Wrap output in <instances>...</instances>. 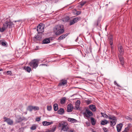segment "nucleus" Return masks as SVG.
<instances>
[{
    "instance_id": "44",
    "label": "nucleus",
    "mask_w": 132,
    "mask_h": 132,
    "mask_svg": "<svg viewBox=\"0 0 132 132\" xmlns=\"http://www.w3.org/2000/svg\"><path fill=\"white\" fill-rule=\"evenodd\" d=\"M47 66V65L45 64H41L39 65V66Z\"/></svg>"
},
{
    "instance_id": "6",
    "label": "nucleus",
    "mask_w": 132,
    "mask_h": 132,
    "mask_svg": "<svg viewBox=\"0 0 132 132\" xmlns=\"http://www.w3.org/2000/svg\"><path fill=\"white\" fill-rule=\"evenodd\" d=\"M109 119L110 120H112V121H110L111 126H114L116 125L117 122V119L116 117L114 116L109 115Z\"/></svg>"
},
{
    "instance_id": "3",
    "label": "nucleus",
    "mask_w": 132,
    "mask_h": 132,
    "mask_svg": "<svg viewBox=\"0 0 132 132\" xmlns=\"http://www.w3.org/2000/svg\"><path fill=\"white\" fill-rule=\"evenodd\" d=\"M39 61L38 59H34L29 63V65L31 67L35 69L38 66Z\"/></svg>"
},
{
    "instance_id": "30",
    "label": "nucleus",
    "mask_w": 132,
    "mask_h": 132,
    "mask_svg": "<svg viewBox=\"0 0 132 132\" xmlns=\"http://www.w3.org/2000/svg\"><path fill=\"white\" fill-rule=\"evenodd\" d=\"M129 125H128L127 127H125V128L124 130L122 131V132H128L130 129L129 127L130 126Z\"/></svg>"
},
{
    "instance_id": "33",
    "label": "nucleus",
    "mask_w": 132,
    "mask_h": 132,
    "mask_svg": "<svg viewBox=\"0 0 132 132\" xmlns=\"http://www.w3.org/2000/svg\"><path fill=\"white\" fill-rule=\"evenodd\" d=\"M33 110L35 111L37 110H38L39 109V108L37 106H32Z\"/></svg>"
},
{
    "instance_id": "47",
    "label": "nucleus",
    "mask_w": 132,
    "mask_h": 132,
    "mask_svg": "<svg viewBox=\"0 0 132 132\" xmlns=\"http://www.w3.org/2000/svg\"><path fill=\"white\" fill-rule=\"evenodd\" d=\"M80 101L79 100H78L76 103V104L78 103V104H80Z\"/></svg>"
},
{
    "instance_id": "21",
    "label": "nucleus",
    "mask_w": 132,
    "mask_h": 132,
    "mask_svg": "<svg viewBox=\"0 0 132 132\" xmlns=\"http://www.w3.org/2000/svg\"><path fill=\"white\" fill-rule=\"evenodd\" d=\"M109 123V122L108 121L104 120H102L101 122V125H103L107 124V123Z\"/></svg>"
},
{
    "instance_id": "26",
    "label": "nucleus",
    "mask_w": 132,
    "mask_h": 132,
    "mask_svg": "<svg viewBox=\"0 0 132 132\" xmlns=\"http://www.w3.org/2000/svg\"><path fill=\"white\" fill-rule=\"evenodd\" d=\"M53 108L54 110L55 111H57L58 108V105L57 104H55L53 105Z\"/></svg>"
},
{
    "instance_id": "14",
    "label": "nucleus",
    "mask_w": 132,
    "mask_h": 132,
    "mask_svg": "<svg viewBox=\"0 0 132 132\" xmlns=\"http://www.w3.org/2000/svg\"><path fill=\"white\" fill-rule=\"evenodd\" d=\"M69 34V33H66L62 35L58 38L57 40H59L64 39Z\"/></svg>"
},
{
    "instance_id": "51",
    "label": "nucleus",
    "mask_w": 132,
    "mask_h": 132,
    "mask_svg": "<svg viewBox=\"0 0 132 132\" xmlns=\"http://www.w3.org/2000/svg\"><path fill=\"white\" fill-rule=\"evenodd\" d=\"M2 40H0V45L1 44H2Z\"/></svg>"
},
{
    "instance_id": "12",
    "label": "nucleus",
    "mask_w": 132,
    "mask_h": 132,
    "mask_svg": "<svg viewBox=\"0 0 132 132\" xmlns=\"http://www.w3.org/2000/svg\"><path fill=\"white\" fill-rule=\"evenodd\" d=\"M67 83V80L62 79L60 81V82L58 84L59 86H64L66 85Z\"/></svg>"
},
{
    "instance_id": "23",
    "label": "nucleus",
    "mask_w": 132,
    "mask_h": 132,
    "mask_svg": "<svg viewBox=\"0 0 132 132\" xmlns=\"http://www.w3.org/2000/svg\"><path fill=\"white\" fill-rule=\"evenodd\" d=\"M24 69L28 72H30L31 70V68L28 66L25 67Z\"/></svg>"
},
{
    "instance_id": "34",
    "label": "nucleus",
    "mask_w": 132,
    "mask_h": 132,
    "mask_svg": "<svg viewBox=\"0 0 132 132\" xmlns=\"http://www.w3.org/2000/svg\"><path fill=\"white\" fill-rule=\"evenodd\" d=\"M109 40L110 45H112L113 44V39L112 37L110 38Z\"/></svg>"
},
{
    "instance_id": "18",
    "label": "nucleus",
    "mask_w": 132,
    "mask_h": 132,
    "mask_svg": "<svg viewBox=\"0 0 132 132\" xmlns=\"http://www.w3.org/2000/svg\"><path fill=\"white\" fill-rule=\"evenodd\" d=\"M89 107L91 110L93 111H95L96 110V106L94 105H90L89 106Z\"/></svg>"
},
{
    "instance_id": "5",
    "label": "nucleus",
    "mask_w": 132,
    "mask_h": 132,
    "mask_svg": "<svg viewBox=\"0 0 132 132\" xmlns=\"http://www.w3.org/2000/svg\"><path fill=\"white\" fill-rule=\"evenodd\" d=\"M15 123H19L23 120L26 121L27 119L24 117H21L20 115L15 116Z\"/></svg>"
},
{
    "instance_id": "32",
    "label": "nucleus",
    "mask_w": 132,
    "mask_h": 132,
    "mask_svg": "<svg viewBox=\"0 0 132 132\" xmlns=\"http://www.w3.org/2000/svg\"><path fill=\"white\" fill-rule=\"evenodd\" d=\"M2 46L6 47H7V43H6L5 42H2Z\"/></svg>"
},
{
    "instance_id": "4",
    "label": "nucleus",
    "mask_w": 132,
    "mask_h": 132,
    "mask_svg": "<svg viewBox=\"0 0 132 132\" xmlns=\"http://www.w3.org/2000/svg\"><path fill=\"white\" fill-rule=\"evenodd\" d=\"M67 125L68 123L66 122L62 121L59 123V127H61V130L67 131L68 129V128L67 126Z\"/></svg>"
},
{
    "instance_id": "25",
    "label": "nucleus",
    "mask_w": 132,
    "mask_h": 132,
    "mask_svg": "<svg viewBox=\"0 0 132 132\" xmlns=\"http://www.w3.org/2000/svg\"><path fill=\"white\" fill-rule=\"evenodd\" d=\"M66 98L63 97L61 99L60 103L61 104H64L65 102Z\"/></svg>"
},
{
    "instance_id": "28",
    "label": "nucleus",
    "mask_w": 132,
    "mask_h": 132,
    "mask_svg": "<svg viewBox=\"0 0 132 132\" xmlns=\"http://www.w3.org/2000/svg\"><path fill=\"white\" fill-rule=\"evenodd\" d=\"M35 37L36 39L39 40H41L42 38L41 36L38 35V34L36 35H35Z\"/></svg>"
},
{
    "instance_id": "15",
    "label": "nucleus",
    "mask_w": 132,
    "mask_h": 132,
    "mask_svg": "<svg viewBox=\"0 0 132 132\" xmlns=\"http://www.w3.org/2000/svg\"><path fill=\"white\" fill-rule=\"evenodd\" d=\"M123 125L121 123L118 124L117 126V130L118 132H120L122 128Z\"/></svg>"
},
{
    "instance_id": "1",
    "label": "nucleus",
    "mask_w": 132,
    "mask_h": 132,
    "mask_svg": "<svg viewBox=\"0 0 132 132\" xmlns=\"http://www.w3.org/2000/svg\"><path fill=\"white\" fill-rule=\"evenodd\" d=\"M56 35H59L62 34L64 32L62 25H57L53 29Z\"/></svg>"
},
{
    "instance_id": "31",
    "label": "nucleus",
    "mask_w": 132,
    "mask_h": 132,
    "mask_svg": "<svg viewBox=\"0 0 132 132\" xmlns=\"http://www.w3.org/2000/svg\"><path fill=\"white\" fill-rule=\"evenodd\" d=\"M36 126L35 124H34L32 125V126L30 128V129L31 130H34L36 129Z\"/></svg>"
},
{
    "instance_id": "29",
    "label": "nucleus",
    "mask_w": 132,
    "mask_h": 132,
    "mask_svg": "<svg viewBox=\"0 0 132 132\" xmlns=\"http://www.w3.org/2000/svg\"><path fill=\"white\" fill-rule=\"evenodd\" d=\"M27 110L30 112H31L33 110L32 106L31 105L28 106L27 108Z\"/></svg>"
},
{
    "instance_id": "53",
    "label": "nucleus",
    "mask_w": 132,
    "mask_h": 132,
    "mask_svg": "<svg viewBox=\"0 0 132 132\" xmlns=\"http://www.w3.org/2000/svg\"><path fill=\"white\" fill-rule=\"evenodd\" d=\"M3 69H0V71H3Z\"/></svg>"
},
{
    "instance_id": "45",
    "label": "nucleus",
    "mask_w": 132,
    "mask_h": 132,
    "mask_svg": "<svg viewBox=\"0 0 132 132\" xmlns=\"http://www.w3.org/2000/svg\"><path fill=\"white\" fill-rule=\"evenodd\" d=\"M66 19H67V20H65L66 21H68V20H69L70 19V18L69 17V16H67L66 17Z\"/></svg>"
},
{
    "instance_id": "7",
    "label": "nucleus",
    "mask_w": 132,
    "mask_h": 132,
    "mask_svg": "<svg viewBox=\"0 0 132 132\" xmlns=\"http://www.w3.org/2000/svg\"><path fill=\"white\" fill-rule=\"evenodd\" d=\"M83 114L84 117L87 118H89L90 116H92L93 115L92 112L88 109H86V112L84 113Z\"/></svg>"
},
{
    "instance_id": "2",
    "label": "nucleus",
    "mask_w": 132,
    "mask_h": 132,
    "mask_svg": "<svg viewBox=\"0 0 132 132\" xmlns=\"http://www.w3.org/2000/svg\"><path fill=\"white\" fill-rule=\"evenodd\" d=\"M13 25V23L12 22L6 21L3 24V27H2V28H0V31L1 32H3L4 31L5 29L7 28L8 27L9 28H11Z\"/></svg>"
},
{
    "instance_id": "10",
    "label": "nucleus",
    "mask_w": 132,
    "mask_h": 132,
    "mask_svg": "<svg viewBox=\"0 0 132 132\" xmlns=\"http://www.w3.org/2000/svg\"><path fill=\"white\" fill-rule=\"evenodd\" d=\"M118 50L119 52L118 56H123L124 54V51L122 46L120 45H118Z\"/></svg>"
},
{
    "instance_id": "49",
    "label": "nucleus",
    "mask_w": 132,
    "mask_h": 132,
    "mask_svg": "<svg viewBox=\"0 0 132 132\" xmlns=\"http://www.w3.org/2000/svg\"><path fill=\"white\" fill-rule=\"evenodd\" d=\"M114 84L116 85L117 84V82L116 81H114Z\"/></svg>"
},
{
    "instance_id": "46",
    "label": "nucleus",
    "mask_w": 132,
    "mask_h": 132,
    "mask_svg": "<svg viewBox=\"0 0 132 132\" xmlns=\"http://www.w3.org/2000/svg\"><path fill=\"white\" fill-rule=\"evenodd\" d=\"M55 129H56V127H55L54 128H53L52 129V130H53V131H52V132H53L55 130Z\"/></svg>"
},
{
    "instance_id": "17",
    "label": "nucleus",
    "mask_w": 132,
    "mask_h": 132,
    "mask_svg": "<svg viewBox=\"0 0 132 132\" xmlns=\"http://www.w3.org/2000/svg\"><path fill=\"white\" fill-rule=\"evenodd\" d=\"M53 123L52 122H48L47 121H43L42 122V124L44 126H47L51 125Z\"/></svg>"
},
{
    "instance_id": "11",
    "label": "nucleus",
    "mask_w": 132,
    "mask_h": 132,
    "mask_svg": "<svg viewBox=\"0 0 132 132\" xmlns=\"http://www.w3.org/2000/svg\"><path fill=\"white\" fill-rule=\"evenodd\" d=\"M4 121L6 122L8 125H13V121L11 119L6 117L4 118Z\"/></svg>"
},
{
    "instance_id": "40",
    "label": "nucleus",
    "mask_w": 132,
    "mask_h": 132,
    "mask_svg": "<svg viewBox=\"0 0 132 132\" xmlns=\"http://www.w3.org/2000/svg\"><path fill=\"white\" fill-rule=\"evenodd\" d=\"M86 101L87 104H90L91 103V101L89 100V99H88V100Z\"/></svg>"
},
{
    "instance_id": "52",
    "label": "nucleus",
    "mask_w": 132,
    "mask_h": 132,
    "mask_svg": "<svg viewBox=\"0 0 132 132\" xmlns=\"http://www.w3.org/2000/svg\"><path fill=\"white\" fill-rule=\"evenodd\" d=\"M19 21H13V22H19Z\"/></svg>"
},
{
    "instance_id": "13",
    "label": "nucleus",
    "mask_w": 132,
    "mask_h": 132,
    "mask_svg": "<svg viewBox=\"0 0 132 132\" xmlns=\"http://www.w3.org/2000/svg\"><path fill=\"white\" fill-rule=\"evenodd\" d=\"M73 109V106L71 104H69L67 106V111L68 112H71Z\"/></svg>"
},
{
    "instance_id": "57",
    "label": "nucleus",
    "mask_w": 132,
    "mask_h": 132,
    "mask_svg": "<svg viewBox=\"0 0 132 132\" xmlns=\"http://www.w3.org/2000/svg\"><path fill=\"white\" fill-rule=\"evenodd\" d=\"M92 132H95L93 131H92Z\"/></svg>"
},
{
    "instance_id": "36",
    "label": "nucleus",
    "mask_w": 132,
    "mask_h": 132,
    "mask_svg": "<svg viewBox=\"0 0 132 132\" xmlns=\"http://www.w3.org/2000/svg\"><path fill=\"white\" fill-rule=\"evenodd\" d=\"M41 117H37L36 118V120L37 121H39L40 120Z\"/></svg>"
},
{
    "instance_id": "27",
    "label": "nucleus",
    "mask_w": 132,
    "mask_h": 132,
    "mask_svg": "<svg viewBox=\"0 0 132 132\" xmlns=\"http://www.w3.org/2000/svg\"><path fill=\"white\" fill-rule=\"evenodd\" d=\"M101 114L102 115V117L106 118H109V115L108 116V115H107L106 114L102 112H101Z\"/></svg>"
},
{
    "instance_id": "43",
    "label": "nucleus",
    "mask_w": 132,
    "mask_h": 132,
    "mask_svg": "<svg viewBox=\"0 0 132 132\" xmlns=\"http://www.w3.org/2000/svg\"><path fill=\"white\" fill-rule=\"evenodd\" d=\"M81 13V12L80 11H78L77 12L76 14L77 15H79Z\"/></svg>"
},
{
    "instance_id": "35",
    "label": "nucleus",
    "mask_w": 132,
    "mask_h": 132,
    "mask_svg": "<svg viewBox=\"0 0 132 132\" xmlns=\"http://www.w3.org/2000/svg\"><path fill=\"white\" fill-rule=\"evenodd\" d=\"M47 109L49 111H50L52 109V107L51 106H47Z\"/></svg>"
},
{
    "instance_id": "20",
    "label": "nucleus",
    "mask_w": 132,
    "mask_h": 132,
    "mask_svg": "<svg viewBox=\"0 0 132 132\" xmlns=\"http://www.w3.org/2000/svg\"><path fill=\"white\" fill-rule=\"evenodd\" d=\"M68 120L69 121L72 123L76 122L77 121V120H76L71 118H68Z\"/></svg>"
},
{
    "instance_id": "38",
    "label": "nucleus",
    "mask_w": 132,
    "mask_h": 132,
    "mask_svg": "<svg viewBox=\"0 0 132 132\" xmlns=\"http://www.w3.org/2000/svg\"><path fill=\"white\" fill-rule=\"evenodd\" d=\"M6 73L7 75H12V72H11V71H8L6 72Z\"/></svg>"
},
{
    "instance_id": "19",
    "label": "nucleus",
    "mask_w": 132,
    "mask_h": 132,
    "mask_svg": "<svg viewBox=\"0 0 132 132\" xmlns=\"http://www.w3.org/2000/svg\"><path fill=\"white\" fill-rule=\"evenodd\" d=\"M50 38H46L44 39L43 41V44H47L50 42Z\"/></svg>"
},
{
    "instance_id": "16",
    "label": "nucleus",
    "mask_w": 132,
    "mask_h": 132,
    "mask_svg": "<svg viewBox=\"0 0 132 132\" xmlns=\"http://www.w3.org/2000/svg\"><path fill=\"white\" fill-rule=\"evenodd\" d=\"M119 61L121 62V64L123 65L124 63V58L122 56H118Z\"/></svg>"
},
{
    "instance_id": "24",
    "label": "nucleus",
    "mask_w": 132,
    "mask_h": 132,
    "mask_svg": "<svg viewBox=\"0 0 132 132\" xmlns=\"http://www.w3.org/2000/svg\"><path fill=\"white\" fill-rule=\"evenodd\" d=\"M90 121L91 124L93 125H95L96 124V121L95 119L91 117L90 119Z\"/></svg>"
},
{
    "instance_id": "8",
    "label": "nucleus",
    "mask_w": 132,
    "mask_h": 132,
    "mask_svg": "<svg viewBox=\"0 0 132 132\" xmlns=\"http://www.w3.org/2000/svg\"><path fill=\"white\" fill-rule=\"evenodd\" d=\"M81 19L80 17H78L74 18L72 20H71L70 22V25H71L77 22L78 21L80 20Z\"/></svg>"
},
{
    "instance_id": "39",
    "label": "nucleus",
    "mask_w": 132,
    "mask_h": 132,
    "mask_svg": "<svg viewBox=\"0 0 132 132\" xmlns=\"http://www.w3.org/2000/svg\"><path fill=\"white\" fill-rule=\"evenodd\" d=\"M98 21L97 20L96 21L95 23H94V25L97 26H98Z\"/></svg>"
},
{
    "instance_id": "41",
    "label": "nucleus",
    "mask_w": 132,
    "mask_h": 132,
    "mask_svg": "<svg viewBox=\"0 0 132 132\" xmlns=\"http://www.w3.org/2000/svg\"><path fill=\"white\" fill-rule=\"evenodd\" d=\"M126 119L127 120H131V119L128 116H127L126 117Z\"/></svg>"
},
{
    "instance_id": "42",
    "label": "nucleus",
    "mask_w": 132,
    "mask_h": 132,
    "mask_svg": "<svg viewBox=\"0 0 132 132\" xmlns=\"http://www.w3.org/2000/svg\"><path fill=\"white\" fill-rule=\"evenodd\" d=\"M103 129H104V131L105 132H108V130L106 128H103Z\"/></svg>"
},
{
    "instance_id": "9",
    "label": "nucleus",
    "mask_w": 132,
    "mask_h": 132,
    "mask_svg": "<svg viewBox=\"0 0 132 132\" xmlns=\"http://www.w3.org/2000/svg\"><path fill=\"white\" fill-rule=\"evenodd\" d=\"M37 31L38 34L40 33L42 34L44 31V27L39 24L37 26Z\"/></svg>"
},
{
    "instance_id": "48",
    "label": "nucleus",
    "mask_w": 132,
    "mask_h": 132,
    "mask_svg": "<svg viewBox=\"0 0 132 132\" xmlns=\"http://www.w3.org/2000/svg\"><path fill=\"white\" fill-rule=\"evenodd\" d=\"M69 132H74V130H70Z\"/></svg>"
},
{
    "instance_id": "22",
    "label": "nucleus",
    "mask_w": 132,
    "mask_h": 132,
    "mask_svg": "<svg viewBox=\"0 0 132 132\" xmlns=\"http://www.w3.org/2000/svg\"><path fill=\"white\" fill-rule=\"evenodd\" d=\"M64 110L62 108L60 109L57 111L58 113L60 114H62L64 112Z\"/></svg>"
},
{
    "instance_id": "37",
    "label": "nucleus",
    "mask_w": 132,
    "mask_h": 132,
    "mask_svg": "<svg viewBox=\"0 0 132 132\" xmlns=\"http://www.w3.org/2000/svg\"><path fill=\"white\" fill-rule=\"evenodd\" d=\"M86 3V1L81 2L80 3V5H81V6H83L84 5H85Z\"/></svg>"
},
{
    "instance_id": "55",
    "label": "nucleus",
    "mask_w": 132,
    "mask_h": 132,
    "mask_svg": "<svg viewBox=\"0 0 132 132\" xmlns=\"http://www.w3.org/2000/svg\"><path fill=\"white\" fill-rule=\"evenodd\" d=\"M111 48H113V47H111Z\"/></svg>"
},
{
    "instance_id": "50",
    "label": "nucleus",
    "mask_w": 132,
    "mask_h": 132,
    "mask_svg": "<svg viewBox=\"0 0 132 132\" xmlns=\"http://www.w3.org/2000/svg\"><path fill=\"white\" fill-rule=\"evenodd\" d=\"M116 85H117V86H118V87H121V86H120V85H118V84H117Z\"/></svg>"
},
{
    "instance_id": "56",
    "label": "nucleus",
    "mask_w": 132,
    "mask_h": 132,
    "mask_svg": "<svg viewBox=\"0 0 132 132\" xmlns=\"http://www.w3.org/2000/svg\"><path fill=\"white\" fill-rule=\"evenodd\" d=\"M49 132L48 131H46V132Z\"/></svg>"
},
{
    "instance_id": "54",
    "label": "nucleus",
    "mask_w": 132,
    "mask_h": 132,
    "mask_svg": "<svg viewBox=\"0 0 132 132\" xmlns=\"http://www.w3.org/2000/svg\"><path fill=\"white\" fill-rule=\"evenodd\" d=\"M85 55H86V54H85V55H84V57H85Z\"/></svg>"
}]
</instances>
